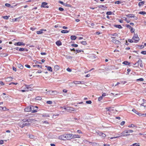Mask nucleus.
Returning a JSON list of instances; mask_svg holds the SVG:
<instances>
[{
  "instance_id": "nucleus-6",
  "label": "nucleus",
  "mask_w": 146,
  "mask_h": 146,
  "mask_svg": "<svg viewBox=\"0 0 146 146\" xmlns=\"http://www.w3.org/2000/svg\"><path fill=\"white\" fill-rule=\"evenodd\" d=\"M38 107L37 106L32 107L31 111L32 113H35L37 111Z\"/></svg>"
},
{
  "instance_id": "nucleus-32",
  "label": "nucleus",
  "mask_w": 146,
  "mask_h": 146,
  "mask_svg": "<svg viewBox=\"0 0 146 146\" xmlns=\"http://www.w3.org/2000/svg\"><path fill=\"white\" fill-rule=\"evenodd\" d=\"M64 109L67 110H70V107H64Z\"/></svg>"
},
{
  "instance_id": "nucleus-56",
  "label": "nucleus",
  "mask_w": 146,
  "mask_h": 146,
  "mask_svg": "<svg viewBox=\"0 0 146 146\" xmlns=\"http://www.w3.org/2000/svg\"><path fill=\"white\" fill-rule=\"evenodd\" d=\"M66 70L69 72H71L72 71V70L69 68H68Z\"/></svg>"
},
{
  "instance_id": "nucleus-64",
  "label": "nucleus",
  "mask_w": 146,
  "mask_h": 146,
  "mask_svg": "<svg viewBox=\"0 0 146 146\" xmlns=\"http://www.w3.org/2000/svg\"><path fill=\"white\" fill-rule=\"evenodd\" d=\"M59 3H60L61 4H62V5H64V3H63V2L62 1H59L58 2Z\"/></svg>"
},
{
  "instance_id": "nucleus-3",
  "label": "nucleus",
  "mask_w": 146,
  "mask_h": 146,
  "mask_svg": "<svg viewBox=\"0 0 146 146\" xmlns=\"http://www.w3.org/2000/svg\"><path fill=\"white\" fill-rule=\"evenodd\" d=\"M141 106H143L144 107H146V100L144 99L140 100Z\"/></svg>"
},
{
  "instance_id": "nucleus-8",
  "label": "nucleus",
  "mask_w": 146,
  "mask_h": 146,
  "mask_svg": "<svg viewBox=\"0 0 146 146\" xmlns=\"http://www.w3.org/2000/svg\"><path fill=\"white\" fill-rule=\"evenodd\" d=\"M25 89H26L27 88V90H31V89H32V85H25Z\"/></svg>"
},
{
  "instance_id": "nucleus-12",
  "label": "nucleus",
  "mask_w": 146,
  "mask_h": 146,
  "mask_svg": "<svg viewBox=\"0 0 146 146\" xmlns=\"http://www.w3.org/2000/svg\"><path fill=\"white\" fill-rule=\"evenodd\" d=\"M14 44L15 46L25 45L24 43L20 42H17V43H15Z\"/></svg>"
},
{
  "instance_id": "nucleus-43",
  "label": "nucleus",
  "mask_w": 146,
  "mask_h": 146,
  "mask_svg": "<svg viewBox=\"0 0 146 146\" xmlns=\"http://www.w3.org/2000/svg\"><path fill=\"white\" fill-rule=\"evenodd\" d=\"M71 45L72 46L74 47H77L78 46V44H71Z\"/></svg>"
},
{
  "instance_id": "nucleus-29",
  "label": "nucleus",
  "mask_w": 146,
  "mask_h": 146,
  "mask_svg": "<svg viewBox=\"0 0 146 146\" xmlns=\"http://www.w3.org/2000/svg\"><path fill=\"white\" fill-rule=\"evenodd\" d=\"M43 33L42 30H40V31H37L36 32V33L38 34H40Z\"/></svg>"
},
{
  "instance_id": "nucleus-51",
  "label": "nucleus",
  "mask_w": 146,
  "mask_h": 146,
  "mask_svg": "<svg viewBox=\"0 0 146 146\" xmlns=\"http://www.w3.org/2000/svg\"><path fill=\"white\" fill-rule=\"evenodd\" d=\"M66 58L68 59H71L72 58V57L70 56H66Z\"/></svg>"
},
{
  "instance_id": "nucleus-7",
  "label": "nucleus",
  "mask_w": 146,
  "mask_h": 146,
  "mask_svg": "<svg viewBox=\"0 0 146 146\" xmlns=\"http://www.w3.org/2000/svg\"><path fill=\"white\" fill-rule=\"evenodd\" d=\"M47 4V3L46 2H42V3L41 5V7H44V8H48L49 7L48 6H46Z\"/></svg>"
},
{
  "instance_id": "nucleus-50",
  "label": "nucleus",
  "mask_w": 146,
  "mask_h": 146,
  "mask_svg": "<svg viewBox=\"0 0 146 146\" xmlns=\"http://www.w3.org/2000/svg\"><path fill=\"white\" fill-rule=\"evenodd\" d=\"M126 27L127 28H129V29H131L132 27L129 25H127Z\"/></svg>"
},
{
  "instance_id": "nucleus-46",
  "label": "nucleus",
  "mask_w": 146,
  "mask_h": 146,
  "mask_svg": "<svg viewBox=\"0 0 146 146\" xmlns=\"http://www.w3.org/2000/svg\"><path fill=\"white\" fill-rule=\"evenodd\" d=\"M141 53L143 54H146V51H143L141 52Z\"/></svg>"
},
{
  "instance_id": "nucleus-53",
  "label": "nucleus",
  "mask_w": 146,
  "mask_h": 146,
  "mask_svg": "<svg viewBox=\"0 0 146 146\" xmlns=\"http://www.w3.org/2000/svg\"><path fill=\"white\" fill-rule=\"evenodd\" d=\"M24 50L25 49L23 48H20L19 49V50L20 51H24Z\"/></svg>"
},
{
  "instance_id": "nucleus-52",
  "label": "nucleus",
  "mask_w": 146,
  "mask_h": 146,
  "mask_svg": "<svg viewBox=\"0 0 146 146\" xmlns=\"http://www.w3.org/2000/svg\"><path fill=\"white\" fill-rule=\"evenodd\" d=\"M131 29V33H133L135 31V29H133L132 28L131 29Z\"/></svg>"
},
{
  "instance_id": "nucleus-16",
  "label": "nucleus",
  "mask_w": 146,
  "mask_h": 146,
  "mask_svg": "<svg viewBox=\"0 0 146 146\" xmlns=\"http://www.w3.org/2000/svg\"><path fill=\"white\" fill-rule=\"evenodd\" d=\"M17 66L20 69H22L23 68V66L20 63H17Z\"/></svg>"
},
{
  "instance_id": "nucleus-27",
  "label": "nucleus",
  "mask_w": 146,
  "mask_h": 146,
  "mask_svg": "<svg viewBox=\"0 0 146 146\" xmlns=\"http://www.w3.org/2000/svg\"><path fill=\"white\" fill-rule=\"evenodd\" d=\"M61 32L62 33H68L69 31L67 30H63L61 31Z\"/></svg>"
},
{
  "instance_id": "nucleus-17",
  "label": "nucleus",
  "mask_w": 146,
  "mask_h": 146,
  "mask_svg": "<svg viewBox=\"0 0 146 146\" xmlns=\"http://www.w3.org/2000/svg\"><path fill=\"white\" fill-rule=\"evenodd\" d=\"M139 65V64L140 67L142 68L143 67V65L142 63V61L141 60H138Z\"/></svg>"
},
{
  "instance_id": "nucleus-33",
  "label": "nucleus",
  "mask_w": 146,
  "mask_h": 146,
  "mask_svg": "<svg viewBox=\"0 0 146 146\" xmlns=\"http://www.w3.org/2000/svg\"><path fill=\"white\" fill-rule=\"evenodd\" d=\"M41 99V98L40 96H38L35 98V99L36 100H40Z\"/></svg>"
},
{
  "instance_id": "nucleus-21",
  "label": "nucleus",
  "mask_w": 146,
  "mask_h": 146,
  "mask_svg": "<svg viewBox=\"0 0 146 146\" xmlns=\"http://www.w3.org/2000/svg\"><path fill=\"white\" fill-rule=\"evenodd\" d=\"M54 68L55 70L57 71L59 70V68L58 65H55L54 66Z\"/></svg>"
},
{
  "instance_id": "nucleus-9",
  "label": "nucleus",
  "mask_w": 146,
  "mask_h": 146,
  "mask_svg": "<svg viewBox=\"0 0 146 146\" xmlns=\"http://www.w3.org/2000/svg\"><path fill=\"white\" fill-rule=\"evenodd\" d=\"M24 110L26 112L30 111L32 110V107L30 106H28Z\"/></svg>"
},
{
  "instance_id": "nucleus-13",
  "label": "nucleus",
  "mask_w": 146,
  "mask_h": 146,
  "mask_svg": "<svg viewBox=\"0 0 146 146\" xmlns=\"http://www.w3.org/2000/svg\"><path fill=\"white\" fill-rule=\"evenodd\" d=\"M72 139L73 138H80V136L79 135L76 134L73 135L72 134Z\"/></svg>"
},
{
  "instance_id": "nucleus-37",
  "label": "nucleus",
  "mask_w": 146,
  "mask_h": 146,
  "mask_svg": "<svg viewBox=\"0 0 146 146\" xmlns=\"http://www.w3.org/2000/svg\"><path fill=\"white\" fill-rule=\"evenodd\" d=\"M127 133H132L133 132V131L132 130H127Z\"/></svg>"
},
{
  "instance_id": "nucleus-34",
  "label": "nucleus",
  "mask_w": 146,
  "mask_h": 146,
  "mask_svg": "<svg viewBox=\"0 0 146 146\" xmlns=\"http://www.w3.org/2000/svg\"><path fill=\"white\" fill-rule=\"evenodd\" d=\"M143 80H144V79L142 78L137 79L136 80L137 81H143Z\"/></svg>"
},
{
  "instance_id": "nucleus-26",
  "label": "nucleus",
  "mask_w": 146,
  "mask_h": 146,
  "mask_svg": "<svg viewBox=\"0 0 146 146\" xmlns=\"http://www.w3.org/2000/svg\"><path fill=\"white\" fill-rule=\"evenodd\" d=\"M114 26L118 28L119 29H121L122 28V27L120 25H115Z\"/></svg>"
},
{
  "instance_id": "nucleus-60",
  "label": "nucleus",
  "mask_w": 146,
  "mask_h": 146,
  "mask_svg": "<svg viewBox=\"0 0 146 146\" xmlns=\"http://www.w3.org/2000/svg\"><path fill=\"white\" fill-rule=\"evenodd\" d=\"M59 10L60 11H64V9L62 8H61V7H59Z\"/></svg>"
},
{
  "instance_id": "nucleus-47",
  "label": "nucleus",
  "mask_w": 146,
  "mask_h": 146,
  "mask_svg": "<svg viewBox=\"0 0 146 146\" xmlns=\"http://www.w3.org/2000/svg\"><path fill=\"white\" fill-rule=\"evenodd\" d=\"M134 65L135 66V67H137L139 66V63L138 62V61Z\"/></svg>"
},
{
  "instance_id": "nucleus-62",
  "label": "nucleus",
  "mask_w": 146,
  "mask_h": 146,
  "mask_svg": "<svg viewBox=\"0 0 146 146\" xmlns=\"http://www.w3.org/2000/svg\"><path fill=\"white\" fill-rule=\"evenodd\" d=\"M29 137L31 138H33L34 137V136L32 135H29Z\"/></svg>"
},
{
  "instance_id": "nucleus-10",
  "label": "nucleus",
  "mask_w": 146,
  "mask_h": 146,
  "mask_svg": "<svg viewBox=\"0 0 146 146\" xmlns=\"http://www.w3.org/2000/svg\"><path fill=\"white\" fill-rule=\"evenodd\" d=\"M111 41L112 42L115 44H119L120 43V42L119 40L114 39H112Z\"/></svg>"
},
{
  "instance_id": "nucleus-40",
  "label": "nucleus",
  "mask_w": 146,
  "mask_h": 146,
  "mask_svg": "<svg viewBox=\"0 0 146 146\" xmlns=\"http://www.w3.org/2000/svg\"><path fill=\"white\" fill-rule=\"evenodd\" d=\"M42 116L43 117H49V115L46 114H44L42 115Z\"/></svg>"
},
{
  "instance_id": "nucleus-18",
  "label": "nucleus",
  "mask_w": 146,
  "mask_h": 146,
  "mask_svg": "<svg viewBox=\"0 0 146 146\" xmlns=\"http://www.w3.org/2000/svg\"><path fill=\"white\" fill-rule=\"evenodd\" d=\"M132 111L135 112V113L138 114L139 115L141 116L142 114L139 113L137 111H136L135 109H133L132 110Z\"/></svg>"
},
{
  "instance_id": "nucleus-41",
  "label": "nucleus",
  "mask_w": 146,
  "mask_h": 146,
  "mask_svg": "<svg viewBox=\"0 0 146 146\" xmlns=\"http://www.w3.org/2000/svg\"><path fill=\"white\" fill-rule=\"evenodd\" d=\"M46 103L48 104H51L52 103V102L51 101H47Z\"/></svg>"
},
{
  "instance_id": "nucleus-54",
  "label": "nucleus",
  "mask_w": 146,
  "mask_h": 146,
  "mask_svg": "<svg viewBox=\"0 0 146 146\" xmlns=\"http://www.w3.org/2000/svg\"><path fill=\"white\" fill-rule=\"evenodd\" d=\"M25 66L27 67V68H31V66L30 65H28V64H26L25 65Z\"/></svg>"
},
{
  "instance_id": "nucleus-42",
  "label": "nucleus",
  "mask_w": 146,
  "mask_h": 146,
  "mask_svg": "<svg viewBox=\"0 0 146 146\" xmlns=\"http://www.w3.org/2000/svg\"><path fill=\"white\" fill-rule=\"evenodd\" d=\"M92 102L90 100H89V101H86V103H87V104H90L92 103Z\"/></svg>"
},
{
  "instance_id": "nucleus-58",
  "label": "nucleus",
  "mask_w": 146,
  "mask_h": 146,
  "mask_svg": "<svg viewBox=\"0 0 146 146\" xmlns=\"http://www.w3.org/2000/svg\"><path fill=\"white\" fill-rule=\"evenodd\" d=\"M121 3V2L119 1H117L115 2V4H119Z\"/></svg>"
},
{
  "instance_id": "nucleus-55",
  "label": "nucleus",
  "mask_w": 146,
  "mask_h": 146,
  "mask_svg": "<svg viewBox=\"0 0 146 146\" xmlns=\"http://www.w3.org/2000/svg\"><path fill=\"white\" fill-rule=\"evenodd\" d=\"M46 93L47 94H48V95H52V93H51L50 91H48L47 92H46Z\"/></svg>"
},
{
  "instance_id": "nucleus-5",
  "label": "nucleus",
  "mask_w": 146,
  "mask_h": 146,
  "mask_svg": "<svg viewBox=\"0 0 146 146\" xmlns=\"http://www.w3.org/2000/svg\"><path fill=\"white\" fill-rule=\"evenodd\" d=\"M126 16L127 17H129L130 18H133L135 20H137V18L133 14H129L127 15H126Z\"/></svg>"
},
{
  "instance_id": "nucleus-28",
  "label": "nucleus",
  "mask_w": 146,
  "mask_h": 146,
  "mask_svg": "<svg viewBox=\"0 0 146 146\" xmlns=\"http://www.w3.org/2000/svg\"><path fill=\"white\" fill-rule=\"evenodd\" d=\"M123 64L125 65H129L130 63L127 61H125L123 62Z\"/></svg>"
},
{
  "instance_id": "nucleus-59",
  "label": "nucleus",
  "mask_w": 146,
  "mask_h": 146,
  "mask_svg": "<svg viewBox=\"0 0 146 146\" xmlns=\"http://www.w3.org/2000/svg\"><path fill=\"white\" fill-rule=\"evenodd\" d=\"M128 41L129 42H131V43H132V42H134V41H133V40H132L131 39H128Z\"/></svg>"
},
{
  "instance_id": "nucleus-11",
  "label": "nucleus",
  "mask_w": 146,
  "mask_h": 146,
  "mask_svg": "<svg viewBox=\"0 0 146 146\" xmlns=\"http://www.w3.org/2000/svg\"><path fill=\"white\" fill-rule=\"evenodd\" d=\"M130 135V134H123V135H121L120 136H129ZM120 137V136H118L111 137L110 138V139H112L113 138H118V137Z\"/></svg>"
},
{
  "instance_id": "nucleus-4",
  "label": "nucleus",
  "mask_w": 146,
  "mask_h": 146,
  "mask_svg": "<svg viewBox=\"0 0 146 146\" xmlns=\"http://www.w3.org/2000/svg\"><path fill=\"white\" fill-rule=\"evenodd\" d=\"M96 133L100 136H102L103 138H105L106 136L105 134L99 131L96 132Z\"/></svg>"
},
{
  "instance_id": "nucleus-31",
  "label": "nucleus",
  "mask_w": 146,
  "mask_h": 146,
  "mask_svg": "<svg viewBox=\"0 0 146 146\" xmlns=\"http://www.w3.org/2000/svg\"><path fill=\"white\" fill-rule=\"evenodd\" d=\"M9 17H10V16H3V17H2L5 19L7 20L9 19Z\"/></svg>"
},
{
  "instance_id": "nucleus-49",
  "label": "nucleus",
  "mask_w": 146,
  "mask_h": 146,
  "mask_svg": "<svg viewBox=\"0 0 146 146\" xmlns=\"http://www.w3.org/2000/svg\"><path fill=\"white\" fill-rule=\"evenodd\" d=\"M34 62L35 63V64L37 63V64H42V63L41 62H38L36 60H34Z\"/></svg>"
},
{
  "instance_id": "nucleus-57",
  "label": "nucleus",
  "mask_w": 146,
  "mask_h": 146,
  "mask_svg": "<svg viewBox=\"0 0 146 146\" xmlns=\"http://www.w3.org/2000/svg\"><path fill=\"white\" fill-rule=\"evenodd\" d=\"M5 6L8 7H10L11 6V5L9 3H6L5 4Z\"/></svg>"
},
{
  "instance_id": "nucleus-14",
  "label": "nucleus",
  "mask_w": 146,
  "mask_h": 146,
  "mask_svg": "<svg viewBox=\"0 0 146 146\" xmlns=\"http://www.w3.org/2000/svg\"><path fill=\"white\" fill-rule=\"evenodd\" d=\"M83 82L81 81H74L73 83L75 84H83L82 83Z\"/></svg>"
},
{
  "instance_id": "nucleus-24",
  "label": "nucleus",
  "mask_w": 146,
  "mask_h": 146,
  "mask_svg": "<svg viewBox=\"0 0 146 146\" xmlns=\"http://www.w3.org/2000/svg\"><path fill=\"white\" fill-rule=\"evenodd\" d=\"M144 3V1H141L138 4V5L140 7L142 6Z\"/></svg>"
},
{
  "instance_id": "nucleus-45",
  "label": "nucleus",
  "mask_w": 146,
  "mask_h": 146,
  "mask_svg": "<svg viewBox=\"0 0 146 146\" xmlns=\"http://www.w3.org/2000/svg\"><path fill=\"white\" fill-rule=\"evenodd\" d=\"M33 120V119H27L26 121H27L28 122L31 121H32Z\"/></svg>"
},
{
  "instance_id": "nucleus-19",
  "label": "nucleus",
  "mask_w": 146,
  "mask_h": 146,
  "mask_svg": "<svg viewBox=\"0 0 146 146\" xmlns=\"http://www.w3.org/2000/svg\"><path fill=\"white\" fill-rule=\"evenodd\" d=\"M45 67L47 68V70L50 72H52V68L49 66H45Z\"/></svg>"
},
{
  "instance_id": "nucleus-2",
  "label": "nucleus",
  "mask_w": 146,
  "mask_h": 146,
  "mask_svg": "<svg viewBox=\"0 0 146 146\" xmlns=\"http://www.w3.org/2000/svg\"><path fill=\"white\" fill-rule=\"evenodd\" d=\"M132 39L134 40V42H137L139 40V38L137 34H134L132 38Z\"/></svg>"
},
{
  "instance_id": "nucleus-25",
  "label": "nucleus",
  "mask_w": 146,
  "mask_h": 146,
  "mask_svg": "<svg viewBox=\"0 0 146 146\" xmlns=\"http://www.w3.org/2000/svg\"><path fill=\"white\" fill-rule=\"evenodd\" d=\"M52 93V95H56L57 94V92L56 91H52L51 92Z\"/></svg>"
},
{
  "instance_id": "nucleus-44",
  "label": "nucleus",
  "mask_w": 146,
  "mask_h": 146,
  "mask_svg": "<svg viewBox=\"0 0 146 146\" xmlns=\"http://www.w3.org/2000/svg\"><path fill=\"white\" fill-rule=\"evenodd\" d=\"M103 99V97L102 96H101L98 98V100L99 101H100Z\"/></svg>"
},
{
  "instance_id": "nucleus-35",
  "label": "nucleus",
  "mask_w": 146,
  "mask_h": 146,
  "mask_svg": "<svg viewBox=\"0 0 146 146\" xmlns=\"http://www.w3.org/2000/svg\"><path fill=\"white\" fill-rule=\"evenodd\" d=\"M146 12L145 11H141L139 13V14H141L142 15H145L146 14Z\"/></svg>"
},
{
  "instance_id": "nucleus-23",
  "label": "nucleus",
  "mask_w": 146,
  "mask_h": 146,
  "mask_svg": "<svg viewBox=\"0 0 146 146\" xmlns=\"http://www.w3.org/2000/svg\"><path fill=\"white\" fill-rule=\"evenodd\" d=\"M33 67H37V68H42V66L41 65H35L33 66Z\"/></svg>"
},
{
  "instance_id": "nucleus-30",
  "label": "nucleus",
  "mask_w": 146,
  "mask_h": 146,
  "mask_svg": "<svg viewBox=\"0 0 146 146\" xmlns=\"http://www.w3.org/2000/svg\"><path fill=\"white\" fill-rule=\"evenodd\" d=\"M106 109L108 111H111L113 110L112 108H106Z\"/></svg>"
},
{
  "instance_id": "nucleus-1",
  "label": "nucleus",
  "mask_w": 146,
  "mask_h": 146,
  "mask_svg": "<svg viewBox=\"0 0 146 146\" xmlns=\"http://www.w3.org/2000/svg\"><path fill=\"white\" fill-rule=\"evenodd\" d=\"M72 134H64L59 137V138L60 139L63 140H70L72 139Z\"/></svg>"
},
{
  "instance_id": "nucleus-20",
  "label": "nucleus",
  "mask_w": 146,
  "mask_h": 146,
  "mask_svg": "<svg viewBox=\"0 0 146 146\" xmlns=\"http://www.w3.org/2000/svg\"><path fill=\"white\" fill-rule=\"evenodd\" d=\"M56 44L57 46H60L62 45V43L60 41H58L56 42Z\"/></svg>"
},
{
  "instance_id": "nucleus-36",
  "label": "nucleus",
  "mask_w": 146,
  "mask_h": 146,
  "mask_svg": "<svg viewBox=\"0 0 146 146\" xmlns=\"http://www.w3.org/2000/svg\"><path fill=\"white\" fill-rule=\"evenodd\" d=\"M128 127H135V125L132 124L131 125H128Z\"/></svg>"
},
{
  "instance_id": "nucleus-38",
  "label": "nucleus",
  "mask_w": 146,
  "mask_h": 146,
  "mask_svg": "<svg viewBox=\"0 0 146 146\" xmlns=\"http://www.w3.org/2000/svg\"><path fill=\"white\" fill-rule=\"evenodd\" d=\"M139 143H135L133 144V146H139Z\"/></svg>"
},
{
  "instance_id": "nucleus-15",
  "label": "nucleus",
  "mask_w": 146,
  "mask_h": 146,
  "mask_svg": "<svg viewBox=\"0 0 146 146\" xmlns=\"http://www.w3.org/2000/svg\"><path fill=\"white\" fill-rule=\"evenodd\" d=\"M30 125V124L29 123H23L22 125H21L20 127H21L22 128L23 127L25 126H29Z\"/></svg>"
},
{
  "instance_id": "nucleus-39",
  "label": "nucleus",
  "mask_w": 146,
  "mask_h": 146,
  "mask_svg": "<svg viewBox=\"0 0 146 146\" xmlns=\"http://www.w3.org/2000/svg\"><path fill=\"white\" fill-rule=\"evenodd\" d=\"M81 43L83 45H85L87 44V43L86 41H83L81 42Z\"/></svg>"
},
{
  "instance_id": "nucleus-61",
  "label": "nucleus",
  "mask_w": 146,
  "mask_h": 146,
  "mask_svg": "<svg viewBox=\"0 0 146 146\" xmlns=\"http://www.w3.org/2000/svg\"><path fill=\"white\" fill-rule=\"evenodd\" d=\"M0 84L1 85H4L5 84L2 81H0Z\"/></svg>"
},
{
  "instance_id": "nucleus-22",
  "label": "nucleus",
  "mask_w": 146,
  "mask_h": 146,
  "mask_svg": "<svg viewBox=\"0 0 146 146\" xmlns=\"http://www.w3.org/2000/svg\"><path fill=\"white\" fill-rule=\"evenodd\" d=\"M76 38V37L75 36H71L70 37V38L72 40H75Z\"/></svg>"
},
{
  "instance_id": "nucleus-48",
  "label": "nucleus",
  "mask_w": 146,
  "mask_h": 146,
  "mask_svg": "<svg viewBox=\"0 0 146 146\" xmlns=\"http://www.w3.org/2000/svg\"><path fill=\"white\" fill-rule=\"evenodd\" d=\"M112 13L111 11H108L106 13V14L108 15H110Z\"/></svg>"
},
{
  "instance_id": "nucleus-63",
  "label": "nucleus",
  "mask_w": 146,
  "mask_h": 146,
  "mask_svg": "<svg viewBox=\"0 0 146 146\" xmlns=\"http://www.w3.org/2000/svg\"><path fill=\"white\" fill-rule=\"evenodd\" d=\"M125 123V122L124 121H122L120 123V125H123Z\"/></svg>"
}]
</instances>
